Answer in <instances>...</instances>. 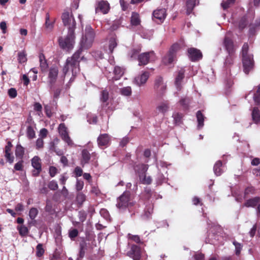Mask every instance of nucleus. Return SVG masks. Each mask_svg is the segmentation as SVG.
Here are the masks:
<instances>
[{
  "label": "nucleus",
  "instance_id": "f257e3e1",
  "mask_svg": "<svg viewBox=\"0 0 260 260\" xmlns=\"http://www.w3.org/2000/svg\"><path fill=\"white\" fill-rule=\"evenodd\" d=\"M95 32L89 25H87L83 30L82 36L80 41L81 48L77 51L71 57H69L63 68L64 75L71 72L72 76L75 77L79 72V62L83 59L84 57H80L83 49H87L90 48L94 42Z\"/></svg>",
  "mask_w": 260,
  "mask_h": 260
},
{
  "label": "nucleus",
  "instance_id": "f03ea898",
  "mask_svg": "<svg viewBox=\"0 0 260 260\" xmlns=\"http://www.w3.org/2000/svg\"><path fill=\"white\" fill-rule=\"evenodd\" d=\"M248 45L245 43L242 47V53L243 71L246 74H248L254 67L253 55L248 53Z\"/></svg>",
  "mask_w": 260,
  "mask_h": 260
},
{
  "label": "nucleus",
  "instance_id": "7ed1b4c3",
  "mask_svg": "<svg viewBox=\"0 0 260 260\" xmlns=\"http://www.w3.org/2000/svg\"><path fill=\"white\" fill-rule=\"evenodd\" d=\"M75 35L74 29L71 27L69 28L67 35L64 37H60L58 39L60 47L66 50L70 51L74 48L75 43Z\"/></svg>",
  "mask_w": 260,
  "mask_h": 260
},
{
  "label": "nucleus",
  "instance_id": "20e7f679",
  "mask_svg": "<svg viewBox=\"0 0 260 260\" xmlns=\"http://www.w3.org/2000/svg\"><path fill=\"white\" fill-rule=\"evenodd\" d=\"M148 169V165L144 164H140L135 167V170L139 175L140 181L143 184H150L152 182L151 177L145 174Z\"/></svg>",
  "mask_w": 260,
  "mask_h": 260
},
{
  "label": "nucleus",
  "instance_id": "39448f33",
  "mask_svg": "<svg viewBox=\"0 0 260 260\" xmlns=\"http://www.w3.org/2000/svg\"><path fill=\"white\" fill-rule=\"evenodd\" d=\"M179 48V45L177 44L172 45L168 53L163 58L162 62L166 65L171 64L174 61L176 53Z\"/></svg>",
  "mask_w": 260,
  "mask_h": 260
},
{
  "label": "nucleus",
  "instance_id": "423d86ee",
  "mask_svg": "<svg viewBox=\"0 0 260 260\" xmlns=\"http://www.w3.org/2000/svg\"><path fill=\"white\" fill-rule=\"evenodd\" d=\"M130 193L128 191L124 192L118 199L116 206L119 209H124L132 205L130 201Z\"/></svg>",
  "mask_w": 260,
  "mask_h": 260
},
{
  "label": "nucleus",
  "instance_id": "0eeeda50",
  "mask_svg": "<svg viewBox=\"0 0 260 260\" xmlns=\"http://www.w3.org/2000/svg\"><path fill=\"white\" fill-rule=\"evenodd\" d=\"M58 130L59 135L61 137L62 139L67 143L68 145L73 146L74 144L69 137L67 128L66 127L64 123H61L59 124Z\"/></svg>",
  "mask_w": 260,
  "mask_h": 260
},
{
  "label": "nucleus",
  "instance_id": "6e6552de",
  "mask_svg": "<svg viewBox=\"0 0 260 260\" xmlns=\"http://www.w3.org/2000/svg\"><path fill=\"white\" fill-rule=\"evenodd\" d=\"M155 56L153 52L142 53L139 56V65H146L149 61H153Z\"/></svg>",
  "mask_w": 260,
  "mask_h": 260
},
{
  "label": "nucleus",
  "instance_id": "1a4fd4ad",
  "mask_svg": "<svg viewBox=\"0 0 260 260\" xmlns=\"http://www.w3.org/2000/svg\"><path fill=\"white\" fill-rule=\"evenodd\" d=\"M62 20L64 25H68L69 28L74 29L76 26V22L72 14L69 12H64L62 15Z\"/></svg>",
  "mask_w": 260,
  "mask_h": 260
},
{
  "label": "nucleus",
  "instance_id": "9d476101",
  "mask_svg": "<svg viewBox=\"0 0 260 260\" xmlns=\"http://www.w3.org/2000/svg\"><path fill=\"white\" fill-rule=\"evenodd\" d=\"M166 11L165 9H158L154 11L153 17L154 20L157 23H161L166 17Z\"/></svg>",
  "mask_w": 260,
  "mask_h": 260
},
{
  "label": "nucleus",
  "instance_id": "9b49d317",
  "mask_svg": "<svg viewBox=\"0 0 260 260\" xmlns=\"http://www.w3.org/2000/svg\"><path fill=\"white\" fill-rule=\"evenodd\" d=\"M31 165L35 169V170L32 172L33 175L35 176H38L42 170L40 158L38 156H34L31 159Z\"/></svg>",
  "mask_w": 260,
  "mask_h": 260
},
{
  "label": "nucleus",
  "instance_id": "f8f14e48",
  "mask_svg": "<svg viewBox=\"0 0 260 260\" xmlns=\"http://www.w3.org/2000/svg\"><path fill=\"white\" fill-rule=\"evenodd\" d=\"M141 249L137 245H133L131 250L128 252L127 255L133 258L134 260H139L141 257Z\"/></svg>",
  "mask_w": 260,
  "mask_h": 260
},
{
  "label": "nucleus",
  "instance_id": "ddd939ff",
  "mask_svg": "<svg viewBox=\"0 0 260 260\" xmlns=\"http://www.w3.org/2000/svg\"><path fill=\"white\" fill-rule=\"evenodd\" d=\"M188 56L192 61L199 60L202 58V54L200 50L191 48L188 50Z\"/></svg>",
  "mask_w": 260,
  "mask_h": 260
},
{
  "label": "nucleus",
  "instance_id": "4468645a",
  "mask_svg": "<svg viewBox=\"0 0 260 260\" xmlns=\"http://www.w3.org/2000/svg\"><path fill=\"white\" fill-rule=\"evenodd\" d=\"M109 10V4L107 1H102L99 2L98 7L95 8V12L96 13L101 12L105 14L108 13Z\"/></svg>",
  "mask_w": 260,
  "mask_h": 260
},
{
  "label": "nucleus",
  "instance_id": "2eb2a0df",
  "mask_svg": "<svg viewBox=\"0 0 260 260\" xmlns=\"http://www.w3.org/2000/svg\"><path fill=\"white\" fill-rule=\"evenodd\" d=\"M149 76L148 72H143L141 75H139L136 77L134 80V82L137 85L140 86L144 84L147 80H148Z\"/></svg>",
  "mask_w": 260,
  "mask_h": 260
},
{
  "label": "nucleus",
  "instance_id": "dca6fc26",
  "mask_svg": "<svg viewBox=\"0 0 260 260\" xmlns=\"http://www.w3.org/2000/svg\"><path fill=\"white\" fill-rule=\"evenodd\" d=\"M110 138L108 134L101 135L98 138V143L100 147H107L110 143Z\"/></svg>",
  "mask_w": 260,
  "mask_h": 260
},
{
  "label": "nucleus",
  "instance_id": "f3484780",
  "mask_svg": "<svg viewBox=\"0 0 260 260\" xmlns=\"http://www.w3.org/2000/svg\"><path fill=\"white\" fill-rule=\"evenodd\" d=\"M184 70L183 69H180L178 72L175 77V84L178 89L181 88L182 80L184 78Z\"/></svg>",
  "mask_w": 260,
  "mask_h": 260
},
{
  "label": "nucleus",
  "instance_id": "a211bd4d",
  "mask_svg": "<svg viewBox=\"0 0 260 260\" xmlns=\"http://www.w3.org/2000/svg\"><path fill=\"white\" fill-rule=\"evenodd\" d=\"M12 147V144L10 142H8L7 145L5 147V157L7 160L12 164L14 161V157L11 155V150Z\"/></svg>",
  "mask_w": 260,
  "mask_h": 260
},
{
  "label": "nucleus",
  "instance_id": "6ab92c4d",
  "mask_svg": "<svg viewBox=\"0 0 260 260\" xmlns=\"http://www.w3.org/2000/svg\"><path fill=\"white\" fill-rule=\"evenodd\" d=\"M124 73V70L119 67H116L114 69V77L110 78V76H107V78L109 80H117L123 75Z\"/></svg>",
  "mask_w": 260,
  "mask_h": 260
},
{
  "label": "nucleus",
  "instance_id": "aec40b11",
  "mask_svg": "<svg viewBox=\"0 0 260 260\" xmlns=\"http://www.w3.org/2000/svg\"><path fill=\"white\" fill-rule=\"evenodd\" d=\"M169 105L167 102L159 104L156 108V112L164 115L169 110Z\"/></svg>",
  "mask_w": 260,
  "mask_h": 260
},
{
  "label": "nucleus",
  "instance_id": "412c9836",
  "mask_svg": "<svg viewBox=\"0 0 260 260\" xmlns=\"http://www.w3.org/2000/svg\"><path fill=\"white\" fill-rule=\"evenodd\" d=\"M166 85L163 82L162 79L161 77H157L154 84V88L159 92H162L166 89Z\"/></svg>",
  "mask_w": 260,
  "mask_h": 260
},
{
  "label": "nucleus",
  "instance_id": "4be33fe9",
  "mask_svg": "<svg viewBox=\"0 0 260 260\" xmlns=\"http://www.w3.org/2000/svg\"><path fill=\"white\" fill-rule=\"evenodd\" d=\"M54 19L50 20L49 13H47L45 18V28L47 31H51L54 27Z\"/></svg>",
  "mask_w": 260,
  "mask_h": 260
},
{
  "label": "nucleus",
  "instance_id": "5701e85b",
  "mask_svg": "<svg viewBox=\"0 0 260 260\" xmlns=\"http://www.w3.org/2000/svg\"><path fill=\"white\" fill-rule=\"evenodd\" d=\"M253 96L254 101L257 104L260 105V85L256 88L255 91H251L248 95Z\"/></svg>",
  "mask_w": 260,
  "mask_h": 260
},
{
  "label": "nucleus",
  "instance_id": "b1692460",
  "mask_svg": "<svg viewBox=\"0 0 260 260\" xmlns=\"http://www.w3.org/2000/svg\"><path fill=\"white\" fill-rule=\"evenodd\" d=\"M58 74V70L57 67H51L49 70V78L51 82H54L56 80Z\"/></svg>",
  "mask_w": 260,
  "mask_h": 260
},
{
  "label": "nucleus",
  "instance_id": "393cba45",
  "mask_svg": "<svg viewBox=\"0 0 260 260\" xmlns=\"http://www.w3.org/2000/svg\"><path fill=\"white\" fill-rule=\"evenodd\" d=\"M199 4V2L197 0H187L186 2V13L187 14H190L194 6Z\"/></svg>",
  "mask_w": 260,
  "mask_h": 260
},
{
  "label": "nucleus",
  "instance_id": "a878e982",
  "mask_svg": "<svg viewBox=\"0 0 260 260\" xmlns=\"http://www.w3.org/2000/svg\"><path fill=\"white\" fill-rule=\"evenodd\" d=\"M225 47L229 53L234 51V46L232 41L227 37H225L224 41Z\"/></svg>",
  "mask_w": 260,
  "mask_h": 260
},
{
  "label": "nucleus",
  "instance_id": "bb28decb",
  "mask_svg": "<svg viewBox=\"0 0 260 260\" xmlns=\"http://www.w3.org/2000/svg\"><path fill=\"white\" fill-rule=\"evenodd\" d=\"M222 162L221 161H217L214 165L213 170L216 176H220L223 172L222 167Z\"/></svg>",
  "mask_w": 260,
  "mask_h": 260
},
{
  "label": "nucleus",
  "instance_id": "cd10ccee",
  "mask_svg": "<svg viewBox=\"0 0 260 260\" xmlns=\"http://www.w3.org/2000/svg\"><path fill=\"white\" fill-rule=\"evenodd\" d=\"M260 201V198L255 197L253 199L248 200L245 203L244 205L247 207H254Z\"/></svg>",
  "mask_w": 260,
  "mask_h": 260
},
{
  "label": "nucleus",
  "instance_id": "c85d7f7f",
  "mask_svg": "<svg viewBox=\"0 0 260 260\" xmlns=\"http://www.w3.org/2000/svg\"><path fill=\"white\" fill-rule=\"evenodd\" d=\"M117 39L115 36H112L109 41V50L110 53H112L114 49L117 46Z\"/></svg>",
  "mask_w": 260,
  "mask_h": 260
},
{
  "label": "nucleus",
  "instance_id": "c756f323",
  "mask_svg": "<svg viewBox=\"0 0 260 260\" xmlns=\"http://www.w3.org/2000/svg\"><path fill=\"white\" fill-rule=\"evenodd\" d=\"M252 117L253 120L257 123L260 121V113L257 108H254L252 112Z\"/></svg>",
  "mask_w": 260,
  "mask_h": 260
},
{
  "label": "nucleus",
  "instance_id": "7c9ffc66",
  "mask_svg": "<svg viewBox=\"0 0 260 260\" xmlns=\"http://www.w3.org/2000/svg\"><path fill=\"white\" fill-rule=\"evenodd\" d=\"M131 23L133 25H137L140 23L139 15L138 13L133 12L131 17Z\"/></svg>",
  "mask_w": 260,
  "mask_h": 260
},
{
  "label": "nucleus",
  "instance_id": "2f4dec72",
  "mask_svg": "<svg viewBox=\"0 0 260 260\" xmlns=\"http://www.w3.org/2000/svg\"><path fill=\"white\" fill-rule=\"evenodd\" d=\"M197 118L198 122V127L201 128L204 125V117L201 111H198L197 113Z\"/></svg>",
  "mask_w": 260,
  "mask_h": 260
},
{
  "label": "nucleus",
  "instance_id": "473e14b6",
  "mask_svg": "<svg viewBox=\"0 0 260 260\" xmlns=\"http://www.w3.org/2000/svg\"><path fill=\"white\" fill-rule=\"evenodd\" d=\"M82 165H84L85 164H87L89 159H90V154L86 150H83L82 152Z\"/></svg>",
  "mask_w": 260,
  "mask_h": 260
},
{
  "label": "nucleus",
  "instance_id": "72a5a7b5",
  "mask_svg": "<svg viewBox=\"0 0 260 260\" xmlns=\"http://www.w3.org/2000/svg\"><path fill=\"white\" fill-rule=\"evenodd\" d=\"M24 153V148L20 145L16 146L15 150V155L16 157H22Z\"/></svg>",
  "mask_w": 260,
  "mask_h": 260
},
{
  "label": "nucleus",
  "instance_id": "f704fd0d",
  "mask_svg": "<svg viewBox=\"0 0 260 260\" xmlns=\"http://www.w3.org/2000/svg\"><path fill=\"white\" fill-rule=\"evenodd\" d=\"M26 135L28 138L29 139H32L35 137V132L32 126H27L26 129Z\"/></svg>",
  "mask_w": 260,
  "mask_h": 260
},
{
  "label": "nucleus",
  "instance_id": "c9c22d12",
  "mask_svg": "<svg viewBox=\"0 0 260 260\" xmlns=\"http://www.w3.org/2000/svg\"><path fill=\"white\" fill-rule=\"evenodd\" d=\"M40 68L41 70L44 71L46 70L48 67V64L47 63V61L44 58L43 55H40Z\"/></svg>",
  "mask_w": 260,
  "mask_h": 260
},
{
  "label": "nucleus",
  "instance_id": "e433bc0d",
  "mask_svg": "<svg viewBox=\"0 0 260 260\" xmlns=\"http://www.w3.org/2000/svg\"><path fill=\"white\" fill-rule=\"evenodd\" d=\"M18 60L19 63H24L26 61V54L24 51L20 52L18 54Z\"/></svg>",
  "mask_w": 260,
  "mask_h": 260
},
{
  "label": "nucleus",
  "instance_id": "4c0bfd02",
  "mask_svg": "<svg viewBox=\"0 0 260 260\" xmlns=\"http://www.w3.org/2000/svg\"><path fill=\"white\" fill-rule=\"evenodd\" d=\"M121 94L124 96H129L132 93V89L129 86L123 87L120 89Z\"/></svg>",
  "mask_w": 260,
  "mask_h": 260
},
{
  "label": "nucleus",
  "instance_id": "58836bf2",
  "mask_svg": "<svg viewBox=\"0 0 260 260\" xmlns=\"http://www.w3.org/2000/svg\"><path fill=\"white\" fill-rule=\"evenodd\" d=\"M18 230L20 235L22 236H26L28 232V230L27 227L24 225H21L18 227Z\"/></svg>",
  "mask_w": 260,
  "mask_h": 260
},
{
  "label": "nucleus",
  "instance_id": "ea45409f",
  "mask_svg": "<svg viewBox=\"0 0 260 260\" xmlns=\"http://www.w3.org/2000/svg\"><path fill=\"white\" fill-rule=\"evenodd\" d=\"M44 253V250L42 244H39L36 247V255L38 257L42 256Z\"/></svg>",
  "mask_w": 260,
  "mask_h": 260
},
{
  "label": "nucleus",
  "instance_id": "a19ab883",
  "mask_svg": "<svg viewBox=\"0 0 260 260\" xmlns=\"http://www.w3.org/2000/svg\"><path fill=\"white\" fill-rule=\"evenodd\" d=\"M174 123L176 124H180L181 122L182 115L178 113H174L173 114Z\"/></svg>",
  "mask_w": 260,
  "mask_h": 260
},
{
  "label": "nucleus",
  "instance_id": "79ce46f5",
  "mask_svg": "<svg viewBox=\"0 0 260 260\" xmlns=\"http://www.w3.org/2000/svg\"><path fill=\"white\" fill-rule=\"evenodd\" d=\"M38 213V210L35 208H32L29 210V216L31 219H34L36 217Z\"/></svg>",
  "mask_w": 260,
  "mask_h": 260
},
{
  "label": "nucleus",
  "instance_id": "37998d69",
  "mask_svg": "<svg viewBox=\"0 0 260 260\" xmlns=\"http://www.w3.org/2000/svg\"><path fill=\"white\" fill-rule=\"evenodd\" d=\"M86 199V196L82 192H79L77 195V201L79 204H82Z\"/></svg>",
  "mask_w": 260,
  "mask_h": 260
},
{
  "label": "nucleus",
  "instance_id": "c03bdc74",
  "mask_svg": "<svg viewBox=\"0 0 260 260\" xmlns=\"http://www.w3.org/2000/svg\"><path fill=\"white\" fill-rule=\"evenodd\" d=\"M109 99V93L106 90H103L102 92L101 100L102 102H106Z\"/></svg>",
  "mask_w": 260,
  "mask_h": 260
},
{
  "label": "nucleus",
  "instance_id": "a18cd8bd",
  "mask_svg": "<svg viewBox=\"0 0 260 260\" xmlns=\"http://www.w3.org/2000/svg\"><path fill=\"white\" fill-rule=\"evenodd\" d=\"M8 94L11 98H15L17 95L16 90L14 88H11L8 90Z\"/></svg>",
  "mask_w": 260,
  "mask_h": 260
},
{
  "label": "nucleus",
  "instance_id": "49530a36",
  "mask_svg": "<svg viewBox=\"0 0 260 260\" xmlns=\"http://www.w3.org/2000/svg\"><path fill=\"white\" fill-rule=\"evenodd\" d=\"M166 179L164 176V175L161 174H158L157 179H156V183L157 184L160 185L163 182H165Z\"/></svg>",
  "mask_w": 260,
  "mask_h": 260
},
{
  "label": "nucleus",
  "instance_id": "de8ad7c7",
  "mask_svg": "<svg viewBox=\"0 0 260 260\" xmlns=\"http://www.w3.org/2000/svg\"><path fill=\"white\" fill-rule=\"evenodd\" d=\"M153 212V206L152 205H149V206L147 207L145 209V216L146 217H149V216Z\"/></svg>",
  "mask_w": 260,
  "mask_h": 260
},
{
  "label": "nucleus",
  "instance_id": "09e8293b",
  "mask_svg": "<svg viewBox=\"0 0 260 260\" xmlns=\"http://www.w3.org/2000/svg\"><path fill=\"white\" fill-rule=\"evenodd\" d=\"M233 244L235 246V251H236V254L237 255H239L240 253L241 249H242V246L241 244L239 243H238L236 241L233 242Z\"/></svg>",
  "mask_w": 260,
  "mask_h": 260
},
{
  "label": "nucleus",
  "instance_id": "8fccbe9b",
  "mask_svg": "<svg viewBox=\"0 0 260 260\" xmlns=\"http://www.w3.org/2000/svg\"><path fill=\"white\" fill-rule=\"evenodd\" d=\"M49 173L51 177H53L58 173L57 169L54 166H51L49 168Z\"/></svg>",
  "mask_w": 260,
  "mask_h": 260
},
{
  "label": "nucleus",
  "instance_id": "3c124183",
  "mask_svg": "<svg viewBox=\"0 0 260 260\" xmlns=\"http://www.w3.org/2000/svg\"><path fill=\"white\" fill-rule=\"evenodd\" d=\"M48 187L50 189L55 190L58 188V184L56 181L52 180L49 182Z\"/></svg>",
  "mask_w": 260,
  "mask_h": 260
},
{
  "label": "nucleus",
  "instance_id": "603ef678",
  "mask_svg": "<svg viewBox=\"0 0 260 260\" xmlns=\"http://www.w3.org/2000/svg\"><path fill=\"white\" fill-rule=\"evenodd\" d=\"M44 146V141L42 138H38L36 141V148L40 149L42 148Z\"/></svg>",
  "mask_w": 260,
  "mask_h": 260
},
{
  "label": "nucleus",
  "instance_id": "864d4df0",
  "mask_svg": "<svg viewBox=\"0 0 260 260\" xmlns=\"http://www.w3.org/2000/svg\"><path fill=\"white\" fill-rule=\"evenodd\" d=\"M84 182L82 180H77L76 184V188L77 191L82 190L83 188Z\"/></svg>",
  "mask_w": 260,
  "mask_h": 260
},
{
  "label": "nucleus",
  "instance_id": "5fc2aeb1",
  "mask_svg": "<svg viewBox=\"0 0 260 260\" xmlns=\"http://www.w3.org/2000/svg\"><path fill=\"white\" fill-rule=\"evenodd\" d=\"M127 238L136 243H139L140 242V238L138 235H133L131 234H128L127 235Z\"/></svg>",
  "mask_w": 260,
  "mask_h": 260
},
{
  "label": "nucleus",
  "instance_id": "6e6d98bb",
  "mask_svg": "<svg viewBox=\"0 0 260 260\" xmlns=\"http://www.w3.org/2000/svg\"><path fill=\"white\" fill-rule=\"evenodd\" d=\"M48 133V130L45 128H42L40 131L39 138L44 139L45 138Z\"/></svg>",
  "mask_w": 260,
  "mask_h": 260
},
{
  "label": "nucleus",
  "instance_id": "4d7b16f0",
  "mask_svg": "<svg viewBox=\"0 0 260 260\" xmlns=\"http://www.w3.org/2000/svg\"><path fill=\"white\" fill-rule=\"evenodd\" d=\"M234 1L235 0H228L226 2H222L221 5L223 9H226L231 4H233Z\"/></svg>",
  "mask_w": 260,
  "mask_h": 260
},
{
  "label": "nucleus",
  "instance_id": "13d9d810",
  "mask_svg": "<svg viewBox=\"0 0 260 260\" xmlns=\"http://www.w3.org/2000/svg\"><path fill=\"white\" fill-rule=\"evenodd\" d=\"M85 254V250L84 246L83 245H80V249L78 257L77 258V260H80L82 258H83Z\"/></svg>",
  "mask_w": 260,
  "mask_h": 260
},
{
  "label": "nucleus",
  "instance_id": "bf43d9fd",
  "mask_svg": "<svg viewBox=\"0 0 260 260\" xmlns=\"http://www.w3.org/2000/svg\"><path fill=\"white\" fill-rule=\"evenodd\" d=\"M78 234V230L76 229H73V230L70 232L69 236L71 238H74L77 236Z\"/></svg>",
  "mask_w": 260,
  "mask_h": 260
},
{
  "label": "nucleus",
  "instance_id": "052dcab7",
  "mask_svg": "<svg viewBox=\"0 0 260 260\" xmlns=\"http://www.w3.org/2000/svg\"><path fill=\"white\" fill-rule=\"evenodd\" d=\"M82 170L79 167H76L75 169V173L77 177H80L82 175Z\"/></svg>",
  "mask_w": 260,
  "mask_h": 260
},
{
  "label": "nucleus",
  "instance_id": "680f3d73",
  "mask_svg": "<svg viewBox=\"0 0 260 260\" xmlns=\"http://www.w3.org/2000/svg\"><path fill=\"white\" fill-rule=\"evenodd\" d=\"M22 168V161H20L15 165L14 169L16 170L20 171Z\"/></svg>",
  "mask_w": 260,
  "mask_h": 260
},
{
  "label": "nucleus",
  "instance_id": "e2e57ef3",
  "mask_svg": "<svg viewBox=\"0 0 260 260\" xmlns=\"http://www.w3.org/2000/svg\"><path fill=\"white\" fill-rule=\"evenodd\" d=\"M0 27L1 29L3 30V32L5 34L6 32L7 29V24L5 21H2L0 23Z\"/></svg>",
  "mask_w": 260,
  "mask_h": 260
},
{
  "label": "nucleus",
  "instance_id": "0e129e2a",
  "mask_svg": "<svg viewBox=\"0 0 260 260\" xmlns=\"http://www.w3.org/2000/svg\"><path fill=\"white\" fill-rule=\"evenodd\" d=\"M129 142V139L127 137H124L123 138L120 143V146H122V147H124V146H125V145Z\"/></svg>",
  "mask_w": 260,
  "mask_h": 260
},
{
  "label": "nucleus",
  "instance_id": "69168bd1",
  "mask_svg": "<svg viewBox=\"0 0 260 260\" xmlns=\"http://www.w3.org/2000/svg\"><path fill=\"white\" fill-rule=\"evenodd\" d=\"M42 109V105L39 103H36L34 104V110L37 111H41Z\"/></svg>",
  "mask_w": 260,
  "mask_h": 260
},
{
  "label": "nucleus",
  "instance_id": "338daca9",
  "mask_svg": "<svg viewBox=\"0 0 260 260\" xmlns=\"http://www.w3.org/2000/svg\"><path fill=\"white\" fill-rule=\"evenodd\" d=\"M23 209V205L21 203L18 204L15 207V210L16 211H22Z\"/></svg>",
  "mask_w": 260,
  "mask_h": 260
},
{
  "label": "nucleus",
  "instance_id": "774afa93",
  "mask_svg": "<svg viewBox=\"0 0 260 260\" xmlns=\"http://www.w3.org/2000/svg\"><path fill=\"white\" fill-rule=\"evenodd\" d=\"M204 255L202 253H198L195 255V260H203Z\"/></svg>",
  "mask_w": 260,
  "mask_h": 260
}]
</instances>
